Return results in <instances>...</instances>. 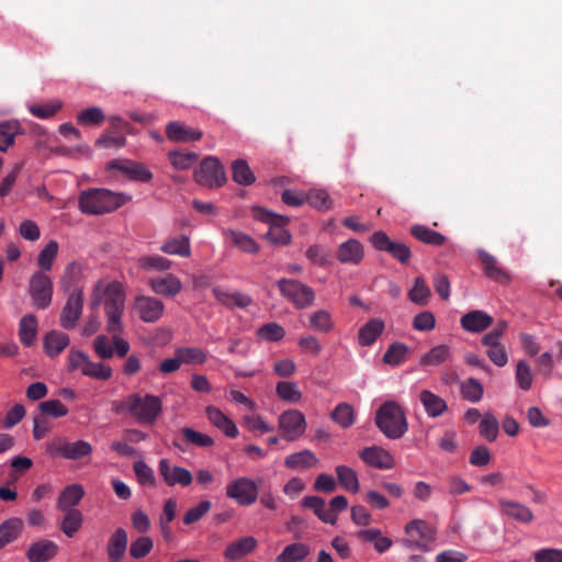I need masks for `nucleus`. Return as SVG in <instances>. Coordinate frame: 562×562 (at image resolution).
<instances>
[{"instance_id":"obj_1","label":"nucleus","mask_w":562,"mask_h":562,"mask_svg":"<svg viewBox=\"0 0 562 562\" xmlns=\"http://www.w3.org/2000/svg\"><path fill=\"white\" fill-rule=\"evenodd\" d=\"M123 193L108 189H88L78 198V207L83 214L100 215L111 213L127 202Z\"/></svg>"},{"instance_id":"obj_2","label":"nucleus","mask_w":562,"mask_h":562,"mask_svg":"<svg viewBox=\"0 0 562 562\" xmlns=\"http://www.w3.org/2000/svg\"><path fill=\"white\" fill-rule=\"evenodd\" d=\"M376 427L389 439L402 438L408 430L404 408L395 401L384 402L375 413Z\"/></svg>"},{"instance_id":"obj_3","label":"nucleus","mask_w":562,"mask_h":562,"mask_svg":"<svg viewBox=\"0 0 562 562\" xmlns=\"http://www.w3.org/2000/svg\"><path fill=\"white\" fill-rule=\"evenodd\" d=\"M161 401L158 396L132 394L115 407V411L127 412L140 424H153L161 412Z\"/></svg>"},{"instance_id":"obj_4","label":"nucleus","mask_w":562,"mask_h":562,"mask_svg":"<svg viewBox=\"0 0 562 562\" xmlns=\"http://www.w3.org/2000/svg\"><path fill=\"white\" fill-rule=\"evenodd\" d=\"M104 310L108 331H123L122 315L125 307V293L121 283L112 282L104 291Z\"/></svg>"},{"instance_id":"obj_5","label":"nucleus","mask_w":562,"mask_h":562,"mask_svg":"<svg viewBox=\"0 0 562 562\" xmlns=\"http://www.w3.org/2000/svg\"><path fill=\"white\" fill-rule=\"evenodd\" d=\"M251 214L255 220L270 225L265 237L272 244L288 245L291 241V234L284 228L289 223L288 217L272 213L261 206H254Z\"/></svg>"},{"instance_id":"obj_6","label":"nucleus","mask_w":562,"mask_h":562,"mask_svg":"<svg viewBox=\"0 0 562 562\" xmlns=\"http://www.w3.org/2000/svg\"><path fill=\"white\" fill-rule=\"evenodd\" d=\"M281 295L289 301L295 308L304 310L314 304V290L295 279H280L277 282Z\"/></svg>"},{"instance_id":"obj_7","label":"nucleus","mask_w":562,"mask_h":562,"mask_svg":"<svg viewBox=\"0 0 562 562\" xmlns=\"http://www.w3.org/2000/svg\"><path fill=\"white\" fill-rule=\"evenodd\" d=\"M406 538L402 540V544L409 549H418L425 552L431 550V543L435 540L434 528L423 519H413L405 525Z\"/></svg>"},{"instance_id":"obj_8","label":"nucleus","mask_w":562,"mask_h":562,"mask_svg":"<svg viewBox=\"0 0 562 562\" xmlns=\"http://www.w3.org/2000/svg\"><path fill=\"white\" fill-rule=\"evenodd\" d=\"M27 290L35 308L46 310L52 304L53 281L44 271H35L31 276Z\"/></svg>"},{"instance_id":"obj_9","label":"nucleus","mask_w":562,"mask_h":562,"mask_svg":"<svg viewBox=\"0 0 562 562\" xmlns=\"http://www.w3.org/2000/svg\"><path fill=\"white\" fill-rule=\"evenodd\" d=\"M46 452L50 457H63L68 460H79L92 453V446L85 440L70 442L57 437L46 445Z\"/></svg>"},{"instance_id":"obj_10","label":"nucleus","mask_w":562,"mask_h":562,"mask_svg":"<svg viewBox=\"0 0 562 562\" xmlns=\"http://www.w3.org/2000/svg\"><path fill=\"white\" fill-rule=\"evenodd\" d=\"M193 178L196 183L206 188L222 187L226 182V173L221 161L213 156L204 158L195 169Z\"/></svg>"},{"instance_id":"obj_11","label":"nucleus","mask_w":562,"mask_h":562,"mask_svg":"<svg viewBox=\"0 0 562 562\" xmlns=\"http://www.w3.org/2000/svg\"><path fill=\"white\" fill-rule=\"evenodd\" d=\"M256 482L247 476H239L226 485V496L240 506H250L258 498Z\"/></svg>"},{"instance_id":"obj_12","label":"nucleus","mask_w":562,"mask_h":562,"mask_svg":"<svg viewBox=\"0 0 562 562\" xmlns=\"http://www.w3.org/2000/svg\"><path fill=\"white\" fill-rule=\"evenodd\" d=\"M370 241L376 250L390 254L394 259L403 265L407 263L411 259V248L404 243L391 240L383 231L373 233Z\"/></svg>"},{"instance_id":"obj_13","label":"nucleus","mask_w":562,"mask_h":562,"mask_svg":"<svg viewBox=\"0 0 562 562\" xmlns=\"http://www.w3.org/2000/svg\"><path fill=\"white\" fill-rule=\"evenodd\" d=\"M305 416L300 411L288 409L279 416V431L282 438L294 441L305 432Z\"/></svg>"},{"instance_id":"obj_14","label":"nucleus","mask_w":562,"mask_h":562,"mask_svg":"<svg viewBox=\"0 0 562 562\" xmlns=\"http://www.w3.org/2000/svg\"><path fill=\"white\" fill-rule=\"evenodd\" d=\"M83 307V294L81 289H74L61 310L60 326L65 329H74L81 316Z\"/></svg>"},{"instance_id":"obj_15","label":"nucleus","mask_w":562,"mask_h":562,"mask_svg":"<svg viewBox=\"0 0 562 562\" xmlns=\"http://www.w3.org/2000/svg\"><path fill=\"white\" fill-rule=\"evenodd\" d=\"M134 308L143 322L155 323L162 316L165 305L157 297L139 295L135 299Z\"/></svg>"},{"instance_id":"obj_16","label":"nucleus","mask_w":562,"mask_h":562,"mask_svg":"<svg viewBox=\"0 0 562 562\" xmlns=\"http://www.w3.org/2000/svg\"><path fill=\"white\" fill-rule=\"evenodd\" d=\"M158 470L168 486H175L176 484L189 486L192 483L191 472L182 467L171 465L168 459L159 461Z\"/></svg>"},{"instance_id":"obj_17","label":"nucleus","mask_w":562,"mask_h":562,"mask_svg":"<svg viewBox=\"0 0 562 562\" xmlns=\"http://www.w3.org/2000/svg\"><path fill=\"white\" fill-rule=\"evenodd\" d=\"M359 456L367 465L375 469L389 470L394 467L393 456L382 447H367L361 450Z\"/></svg>"},{"instance_id":"obj_18","label":"nucleus","mask_w":562,"mask_h":562,"mask_svg":"<svg viewBox=\"0 0 562 562\" xmlns=\"http://www.w3.org/2000/svg\"><path fill=\"white\" fill-rule=\"evenodd\" d=\"M148 285L153 292L165 297H173L182 290V283L180 279L172 273H167L162 277L150 278Z\"/></svg>"},{"instance_id":"obj_19","label":"nucleus","mask_w":562,"mask_h":562,"mask_svg":"<svg viewBox=\"0 0 562 562\" xmlns=\"http://www.w3.org/2000/svg\"><path fill=\"white\" fill-rule=\"evenodd\" d=\"M336 257L340 263L357 266L364 257V249L359 240L350 238L338 246Z\"/></svg>"},{"instance_id":"obj_20","label":"nucleus","mask_w":562,"mask_h":562,"mask_svg":"<svg viewBox=\"0 0 562 562\" xmlns=\"http://www.w3.org/2000/svg\"><path fill=\"white\" fill-rule=\"evenodd\" d=\"M108 168L120 170L126 176H128L132 180L140 182H148L153 178V173L148 170V168L139 162L121 161L114 159L108 164Z\"/></svg>"},{"instance_id":"obj_21","label":"nucleus","mask_w":562,"mask_h":562,"mask_svg":"<svg viewBox=\"0 0 562 562\" xmlns=\"http://www.w3.org/2000/svg\"><path fill=\"white\" fill-rule=\"evenodd\" d=\"M166 136L169 140L176 143H190L200 140L202 132L187 126L180 121L169 122L166 126Z\"/></svg>"},{"instance_id":"obj_22","label":"nucleus","mask_w":562,"mask_h":562,"mask_svg":"<svg viewBox=\"0 0 562 562\" xmlns=\"http://www.w3.org/2000/svg\"><path fill=\"white\" fill-rule=\"evenodd\" d=\"M479 258L482 262L485 276L501 284H507L510 276L502 267L498 266L497 259L485 250H479Z\"/></svg>"},{"instance_id":"obj_23","label":"nucleus","mask_w":562,"mask_h":562,"mask_svg":"<svg viewBox=\"0 0 562 562\" xmlns=\"http://www.w3.org/2000/svg\"><path fill=\"white\" fill-rule=\"evenodd\" d=\"M128 543L127 532L117 528L109 538L106 553L109 562H122Z\"/></svg>"},{"instance_id":"obj_24","label":"nucleus","mask_w":562,"mask_h":562,"mask_svg":"<svg viewBox=\"0 0 562 562\" xmlns=\"http://www.w3.org/2000/svg\"><path fill=\"white\" fill-rule=\"evenodd\" d=\"M461 327L470 333H481L493 324V317L486 312L474 310L465 313L460 319Z\"/></svg>"},{"instance_id":"obj_25","label":"nucleus","mask_w":562,"mask_h":562,"mask_svg":"<svg viewBox=\"0 0 562 562\" xmlns=\"http://www.w3.org/2000/svg\"><path fill=\"white\" fill-rule=\"evenodd\" d=\"M498 504L502 513L513 520L520 524H530L533 520L531 509L519 502L501 498Z\"/></svg>"},{"instance_id":"obj_26","label":"nucleus","mask_w":562,"mask_h":562,"mask_svg":"<svg viewBox=\"0 0 562 562\" xmlns=\"http://www.w3.org/2000/svg\"><path fill=\"white\" fill-rule=\"evenodd\" d=\"M58 552V546L52 540H40L30 546L26 558L30 562H47Z\"/></svg>"},{"instance_id":"obj_27","label":"nucleus","mask_w":562,"mask_h":562,"mask_svg":"<svg viewBox=\"0 0 562 562\" xmlns=\"http://www.w3.org/2000/svg\"><path fill=\"white\" fill-rule=\"evenodd\" d=\"M256 547L257 540L247 536L228 544L224 551V557L229 561H237L251 553Z\"/></svg>"},{"instance_id":"obj_28","label":"nucleus","mask_w":562,"mask_h":562,"mask_svg":"<svg viewBox=\"0 0 562 562\" xmlns=\"http://www.w3.org/2000/svg\"><path fill=\"white\" fill-rule=\"evenodd\" d=\"M83 495L85 491L80 484L68 485L61 491L56 506L60 512L77 510L75 506L79 504Z\"/></svg>"},{"instance_id":"obj_29","label":"nucleus","mask_w":562,"mask_h":562,"mask_svg":"<svg viewBox=\"0 0 562 562\" xmlns=\"http://www.w3.org/2000/svg\"><path fill=\"white\" fill-rule=\"evenodd\" d=\"M206 416L211 424L222 430L227 437L235 438L238 435L236 424L215 406L206 408Z\"/></svg>"},{"instance_id":"obj_30","label":"nucleus","mask_w":562,"mask_h":562,"mask_svg":"<svg viewBox=\"0 0 562 562\" xmlns=\"http://www.w3.org/2000/svg\"><path fill=\"white\" fill-rule=\"evenodd\" d=\"M181 434L183 436V440H173V446L181 451L187 450L184 443H190L202 448L212 447L214 445V440L210 436L199 432L190 427L182 428Z\"/></svg>"},{"instance_id":"obj_31","label":"nucleus","mask_w":562,"mask_h":562,"mask_svg":"<svg viewBox=\"0 0 562 562\" xmlns=\"http://www.w3.org/2000/svg\"><path fill=\"white\" fill-rule=\"evenodd\" d=\"M385 324L381 318H372L366 323L358 333V342L363 347L373 345L382 335Z\"/></svg>"},{"instance_id":"obj_32","label":"nucleus","mask_w":562,"mask_h":562,"mask_svg":"<svg viewBox=\"0 0 562 562\" xmlns=\"http://www.w3.org/2000/svg\"><path fill=\"white\" fill-rule=\"evenodd\" d=\"M302 506L313 510L319 520L326 524L335 525L337 517L330 510H327L326 502L319 496H305L302 499Z\"/></svg>"},{"instance_id":"obj_33","label":"nucleus","mask_w":562,"mask_h":562,"mask_svg":"<svg viewBox=\"0 0 562 562\" xmlns=\"http://www.w3.org/2000/svg\"><path fill=\"white\" fill-rule=\"evenodd\" d=\"M159 249L167 255L188 258L191 256L190 238L186 235L169 237Z\"/></svg>"},{"instance_id":"obj_34","label":"nucleus","mask_w":562,"mask_h":562,"mask_svg":"<svg viewBox=\"0 0 562 562\" xmlns=\"http://www.w3.org/2000/svg\"><path fill=\"white\" fill-rule=\"evenodd\" d=\"M356 536L363 542L373 543L379 553L386 552L393 544L392 539L382 536L381 530L376 528L359 530Z\"/></svg>"},{"instance_id":"obj_35","label":"nucleus","mask_w":562,"mask_h":562,"mask_svg":"<svg viewBox=\"0 0 562 562\" xmlns=\"http://www.w3.org/2000/svg\"><path fill=\"white\" fill-rule=\"evenodd\" d=\"M318 463L315 453L308 449L291 453L284 460V465L288 469L305 470L314 468Z\"/></svg>"},{"instance_id":"obj_36","label":"nucleus","mask_w":562,"mask_h":562,"mask_svg":"<svg viewBox=\"0 0 562 562\" xmlns=\"http://www.w3.org/2000/svg\"><path fill=\"white\" fill-rule=\"evenodd\" d=\"M19 338L23 346L31 347L37 335V318L34 314L24 315L19 323Z\"/></svg>"},{"instance_id":"obj_37","label":"nucleus","mask_w":562,"mask_h":562,"mask_svg":"<svg viewBox=\"0 0 562 562\" xmlns=\"http://www.w3.org/2000/svg\"><path fill=\"white\" fill-rule=\"evenodd\" d=\"M419 400L427 415L430 417L441 416L447 411L446 401L431 391H422L419 394Z\"/></svg>"},{"instance_id":"obj_38","label":"nucleus","mask_w":562,"mask_h":562,"mask_svg":"<svg viewBox=\"0 0 562 562\" xmlns=\"http://www.w3.org/2000/svg\"><path fill=\"white\" fill-rule=\"evenodd\" d=\"M22 134L23 128L19 121L0 122V151H7L14 144L15 136Z\"/></svg>"},{"instance_id":"obj_39","label":"nucleus","mask_w":562,"mask_h":562,"mask_svg":"<svg viewBox=\"0 0 562 562\" xmlns=\"http://www.w3.org/2000/svg\"><path fill=\"white\" fill-rule=\"evenodd\" d=\"M69 337L67 334L52 330L46 334L44 338V349L47 356L55 357L59 355L69 345Z\"/></svg>"},{"instance_id":"obj_40","label":"nucleus","mask_w":562,"mask_h":562,"mask_svg":"<svg viewBox=\"0 0 562 562\" xmlns=\"http://www.w3.org/2000/svg\"><path fill=\"white\" fill-rule=\"evenodd\" d=\"M224 235L229 239V241L237 247L239 250L247 254H256L259 250L258 244L249 235L235 231V229H225Z\"/></svg>"},{"instance_id":"obj_41","label":"nucleus","mask_w":562,"mask_h":562,"mask_svg":"<svg viewBox=\"0 0 562 562\" xmlns=\"http://www.w3.org/2000/svg\"><path fill=\"white\" fill-rule=\"evenodd\" d=\"M451 358L450 348L447 345H437L419 359L420 367H437Z\"/></svg>"},{"instance_id":"obj_42","label":"nucleus","mask_w":562,"mask_h":562,"mask_svg":"<svg viewBox=\"0 0 562 562\" xmlns=\"http://www.w3.org/2000/svg\"><path fill=\"white\" fill-rule=\"evenodd\" d=\"M336 475L340 486L352 494H356L360 490L357 472L347 465H337Z\"/></svg>"},{"instance_id":"obj_43","label":"nucleus","mask_w":562,"mask_h":562,"mask_svg":"<svg viewBox=\"0 0 562 562\" xmlns=\"http://www.w3.org/2000/svg\"><path fill=\"white\" fill-rule=\"evenodd\" d=\"M411 234L417 240L431 246H441L446 241V237L442 234L425 225H413Z\"/></svg>"},{"instance_id":"obj_44","label":"nucleus","mask_w":562,"mask_h":562,"mask_svg":"<svg viewBox=\"0 0 562 562\" xmlns=\"http://www.w3.org/2000/svg\"><path fill=\"white\" fill-rule=\"evenodd\" d=\"M310 554V548L302 542L286 546L277 557V562H301Z\"/></svg>"},{"instance_id":"obj_45","label":"nucleus","mask_w":562,"mask_h":562,"mask_svg":"<svg viewBox=\"0 0 562 562\" xmlns=\"http://www.w3.org/2000/svg\"><path fill=\"white\" fill-rule=\"evenodd\" d=\"M65 515L59 522L60 530L69 538H72L81 528L83 516L80 510L63 512Z\"/></svg>"},{"instance_id":"obj_46","label":"nucleus","mask_w":562,"mask_h":562,"mask_svg":"<svg viewBox=\"0 0 562 562\" xmlns=\"http://www.w3.org/2000/svg\"><path fill=\"white\" fill-rule=\"evenodd\" d=\"M58 243L56 240H49L45 247L40 251L37 256V266L40 268L38 271H47L52 270L54 261L58 255Z\"/></svg>"},{"instance_id":"obj_47","label":"nucleus","mask_w":562,"mask_h":562,"mask_svg":"<svg viewBox=\"0 0 562 562\" xmlns=\"http://www.w3.org/2000/svg\"><path fill=\"white\" fill-rule=\"evenodd\" d=\"M22 528V520L19 518H11L0 525V549L13 542Z\"/></svg>"},{"instance_id":"obj_48","label":"nucleus","mask_w":562,"mask_h":562,"mask_svg":"<svg viewBox=\"0 0 562 562\" xmlns=\"http://www.w3.org/2000/svg\"><path fill=\"white\" fill-rule=\"evenodd\" d=\"M233 180L240 186H250L256 178L245 159H237L232 164Z\"/></svg>"},{"instance_id":"obj_49","label":"nucleus","mask_w":562,"mask_h":562,"mask_svg":"<svg viewBox=\"0 0 562 562\" xmlns=\"http://www.w3.org/2000/svg\"><path fill=\"white\" fill-rule=\"evenodd\" d=\"M431 295L430 288L427 285L423 277H417L414 281L413 288L408 291V299L413 303L425 306Z\"/></svg>"},{"instance_id":"obj_50","label":"nucleus","mask_w":562,"mask_h":562,"mask_svg":"<svg viewBox=\"0 0 562 562\" xmlns=\"http://www.w3.org/2000/svg\"><path fill=\"white\" fill-rule=\"evenodd\" d=\"M276 394L279 398L288 403H299L302 400V392L297 384L290 381H280L276 386Z\"/></svg>"},{"instance_id":"obj_51","label":"nucleus","mask_w":562,"mask_h":562,"mask_svg":"<svg viewBox=\"0 0 562 562\" xmlns=\"http://www.w3.org/2000/svg\"><path fill=\"white\" fill-rule=\"evenodd\" d=\"M409 348L402 342H393L383 355V362L397 367L405 362Z\"/></svg>"},{"instance_id":"obj_52","label":"nucleus","mask_w":562,"mask_h":562,"mask_svg":"<svg viewBox=\"0 0 562 562\" xmlns=\"http://www.w3.org/2000/svg\"><path fill=\"white\" fill-rule=\"evenodd\" d=\"M138 267L145 271H167L171 261L158 255L143 256L138 259Z\"/></svg>"},{"instance_id":"obj_53","label":"nucleus","mask_w":562,"mask_h":562,"mask_svg":"<svg viewBox=\"0 0 562 562\" xmlns=\"http://www.w3.org/2000/svg\"><path fill=\"white\" fill-rule=\"evenodd\" d=\"M331 418L342 428H349L355 424V412L348 403L338 404L331 412Z\"/></svg>"},{"instance_id":"obj_54","label":"nucleus","mask_w":562,"mask_h":562,"mask_svg":"<svg viewBox=\"0 0 562 562\" xmlns=\"http://www.w3.org/2000/svg\"><path fill=\"white\" fill-rule=\"evenodd\" d=\"M310 327L319 333L331 331L334 328L331 315L325 310L315 311L310 315Z\"/></svg>"},{"instance_id":"obj_55","label":"nucleus","mask_w":562,"mask_h":562,"mask_svg":"<svg viewBox=\"0 0 562 562\" xmlns=\"http://www.w3.org/2000/svg\"><path fill=\"white\" fill-rule=\"evenodd\" d=\"M81 373L95 380L106 381L112 376V369L106 364L88 359Z\"/></svg>"},{"instance_id":"obj_56","label":"nucleus","mask_w":562,"mask_h":562,"mask_svg":"<svg viewBox=\"0 0 562 562\" xmlns=\"http://www.w3.org/2000/svg\"><path fill=\"white\" fill-rule=\"evenodd\" d=\"M176 356L180 358L181 364H202L206 361L203 350L196 347L178 348L176 349Z\"/></svg>"},{"instance_id":"obj_57","label":"nucleus","mask_w":562,"mask_h":562,"mask_svg":"<svg viewBox=\"0 0 562 562\" xmlns=\"http://www.w3.org/2000/svg\"><path fill=\"white\" fill-rule=\"evenodd\" d=\"M305 202L318 210L327 211L333 207V201L328 192L322 189L311 190L305 194Z\"/></svg>"},{"instance_id":"obj_58","label":"nucleus","mask_w":562,"mask_h":562,"mask_svg":"<svg viewBox=\"0 0 562 562\" xmlns=\"http://www.w3.org/2000/svg\"><path fill=\"white\" fill-rule=\"evenodd\" d=\"M284 336V328L274 322L267 323L257 330V337L265 341H280Z\"/></svg>"},{"instance_id":"obj_59","label":"nucleus","mask_w":562,"mask_h":562,"mask_svg":"<svg viewBox=\"0 0 562 562\" xmlns=\"http://www.w3.org/2000/svg\"><path fill=\"white\" fill-rule=\"evenodd\" d=\"M483 385L474 378H470L461 384V394L463 398L472 403L479 402L483 396Z\"/></svg>"},{"instance_id":"obj_60","label":"nucleus","mask_w":562,"mask_h":562,"mask_svg":"<svg viewBox=\"0 0 562 562\" xmlns=\"http://www.w3.org/2000/svg\"><path fill=\"white\" fill-rule=\"evenodd\" d=\"M168 157L173 168L187 170L198 160L199 155L195 153H181L173 150L168 154Z\"/></svg>"},{"instance_id":"obj_61","label":"nucleus","mask_w":562,"mask_h":562,"mask_svg":"<svg viewBox=\"0 0 562 562\" xmlns=\"http://www.w3.org/2000/svg\"><path fill=\"white\" fill-rule=\"evenodd\" d=\"M499 424L496 417L487 413L480 423V434L490 442L494 441L498 435Z\"/></svg>"},{"instance_id":"obj_62","label":"nucleus","mask_w":562,"mask_h":562,"mask_svg":"<svg viewBox=\"0 0 562 562\" xmlns=\"http://www.w3.org/2000/svg\"><path fill=\"white\" fill-rule=\"evenodd\" d=\"M104 119L103 111L98 106L87 108L77 114V122L80 125H99Z\"/></svg>"},{"instance_id":"obj_63","label":"nucleus","mask_w":562,"mask_h":562,"mask_svg":"<svg viewBox=\"0 0 562 562\" xmlns=\"http://www.w3.org/2000/svg\"><path fill=\"white\" fill-rule=\"evenodd\" d=\"M38 409L42 415L55 418L64 417L68 414V408L58 400H48L40 403Z\"/></svg>"},{"instance_id":"obj_64","label":"nucleus","mask_w":562,"mask_h":562,"mask_svg":"<svg viewBox=\"0 0 562 562\" xmlns=\"http://www.w3.org/2000/svg\"><path fill=\"white\" fill-rule=\"evenodd\" d=\"M153 547V540L149 537L142 536L131 543L130 554L134 559H142L151 551Z\"/></svg>"}]
</instances>
